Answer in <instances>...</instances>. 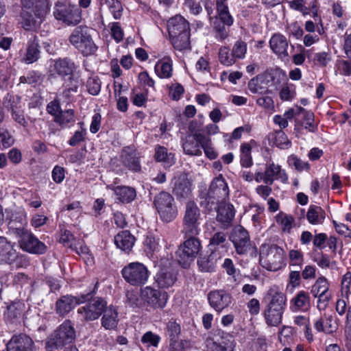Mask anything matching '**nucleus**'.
<instances>
[{
  "label": "nucleus",
  "instance_id": "nucleus-50",
  "mask_svg": "<svg viewBox=\"0 0 351 351\" xmlns=\"http://www.w3.org/2000/svg\"><path fill=\"white\" fill-rule=\"evenodd\" d=\"M328 289L329 285L327 280L324 277H321L313 285L311 291L314 297L316 298L317 295L328 292Z\"/></svg>",
  "mask_w": 351,
  "mask_h": 351
},
{
  "label": "nucleus",
  "instance_id": "nucleus-16",
  "mask_svg": "<svg viewBox=\"0 0 351 351\" xmlns=\"http://www.w3.org/2000/svg\"><path fill=\"white\" fill-rule=\"evenodd\" d=\"M173 193L178 199H186L192 193V182L184 173L175 176L171 181Z\"/></svg>",
  "mask_w": 351,
  "mask_h": 351
},
{
  "label": "nucleus",
  "instance_id": "nucleus-9",
  "mask_svg": "<svg viewBox=\"0 0 351 351\" xmlns=\"http://www.w3.org/2000/svg\"><path fill=\"white\" fill-rule=\"evenodd\" d=\"M53 15L57 20L62 21L67 25H75L82 20L80 10L71 4H57Z\"/></svg>",
  "mask_w": 351,
  "mask_h": 351
},
{
  "label": "nucleus",
  "instance_id": "nucleus-37",
  "mask_svg": "<svg viewBox=\"0 0 351 351\" xmlns=\"http://www.w3.org/2000/svg\"><path fill=\"white\" fill-rule=\"evenodd\" d=\"M101 325L107 330L114 329L118 324V313L115 308L110 306L104 310Z\"/></svg>",
  "mask_w": 351,
  "mask_h": 351
},
{
  "label": "nucleus",
  "instance_id": "nucleus-46",
  "mask_svg": "<svg viewBox=\"0 0 351 351\" xmlns=\"http://www.w3.org/2000/svg\"><path fill=\"white\" fill-rule=\"evenodd\" d=\"M227 244L226 235L223 232H216L210 239L209 246L211 250L224 248Z\"/></svg>",
  "mask_w": 351,
  "mask_h": 351
},
{
  "label": "nucleus",
  "instance_id": "nucleus-62",
  "mask_svg": "<svg viewBox=\"0 0 351 351\" xmlns=\"http://www.w3.org/2000/svg\"><path fill=\"white\" fill-rule=\"evenodd\" d=\"M248 88L252 93L258 94H269L271 93V90L267 88H264L258 84L257 78H253L248 82Z\"/></svg>",
  "mask_w": 351,
  "mask_h": 351
},
{
  "label": "nucleus",
  "instance_id": "nucleus-47",
  "mask_svg": "<svg viewBox=\"0 0 351 351\" xmlns=\"http://www.w3.org/2000/svg\"><path fill=\"white\" fill-rule=\"evenodd\" d=\"M197 265L202 271L211 272L215 269V261L212 254L201 256L197 260Z\"/></svg>",
  "mask_w": 351,
  "mask_h": 351
},
{
  "label": "nucleus",
  "instance_id": "nucleus-32",
  "mask_svg": "<svg viewBox=\"0 0 351 351\" xmlns=\"http://www.w3.org/2000/svg\"><path fill=\"white\" fill-rule=\"evenodd\" d=\"M53 68L56 73L62 77L71 76L75 69L74 62L69 58H60L54 62Z\"/></svg>",
  "mask_w": 351,
  "mask_h": 351
},
{
  "label": "nucleus",
  "instance_id": "nucleus-60",
  "mask_svg": "<svg viewBox=\"0 0 351 351\" xmlns=\"http://www.w3.org/2000/svg\"><path fill=\"white\" fill-rule=\"evenodd\" d=\"M87 89L92 95H97L101 90V82L98 77H90L87 80Z\"/></svg>",
  "mask_w": 351,
  "mask_h": 351
},
{
  "label": "nucleus",
  "instance_id": "nucleus-1",
  "mask_svg": "<svg viewBox=\"0 0 351 351\" xmlns=\"http://www.w3.org/2000/svg\"><path fill=\"white\" fill-rule=\"evenodd\" d=\"M21 24L25 30H36L43 21L46 14L45 1L22 3Z\"/></svg>",
  "mask_w": 351,
  "mask_h": 351
},
{
  "label": "nucleus",
  "instance_id": "nucleus-54",
  "mask_svg": "<svg viewBox=\"0 0 351 351\" xmlns=\"http://www.w3.org/2000/svg\"><path fill=\"white\" fill-rule=\"evenodd\" d=\"M166 332L169 339H178L181 332V327L180 324L177 323L176 321L170 320L167 324Z\"/></svg>",
  "mask_w": 351,
  "mask_h": 351
},
{
  "label": "nucleus",
  "instance_id": "nucleus-38",
  "mask_svg": "<svg viewBox=\"0 0 351 351\" xmlns=\"http://www.w3.org/2000/svg\"><path fill=\"white\" fill-rule=\"evenodd\" d=\"M216 8L219 16L217 20L221 21L228 26H230L233 23V19L230 14L226 1L216 0Z\"/></svg>",
  "mask_w": 351,
  "mask_h": 351
},
{
  "label": "nucleus",
  "instance_id": "nucleus-30",
  "mask_svg": "<svg viewBox=\"0 0 351 351\" xmlns=\"http://www.w3.org/2000/svg\"><path fill=\"white\" fill-rule=\"evenodd\" d=\"M39 40L36 36L31 38L27 45V50L23 60L26 64H32L36 62L40 58Z\"/></svg>",
  "mask_w": 351,
  "mask_h": 351
},
{
  "label": "nucleus",
  "instance_id": "nucleus-3",
  "mask_svg": "<svg viewBox=\"0 0 351 351\" xmlns=\"http://www.w3.org/2000/svg\"><path fill=\"white\" fill-rule=\"evenodd\" d=\"M90 32L88 27L80 25L72 31L69 38V43L84 56L93 55L97 50Z\"/></svg>",
  "mask_w": 351,
  "mask_h": 351
},
{
  "label": "nucleus",
  "instance_id": "nucleus-12",
  "mask_svg": "<svg viewBox=\"0 0 351 351\" xmlns=\"http://www.w3.org/2000/svg\"><path fill=\"white\" fill-rule=\"evenodd\" d=\"M141 154L133 146L124 147L120 154L122 165L132 172L141 171Z\"/></svg>",
  "mask_w": 351,
  "mask_h": 351
},
{
  "label": "nucleus",
  "instance_id": "nucleus-13",
  "mask_svg": "<svg viewBox=\"0 0 351 351\" xmlns=\"http://www.w3.org/2000/svg\"><path fill=\"white\" fill-rule=\"evenodd\" d=\"M142 299L154 308H162L166 306L168 295L165 291L146 287L141 290Z\"/></svg>",
  "mask_w": 351,
  "mask_h": 351
},
{
  "label": "nucleus",
  "instance_id": "nucleus-24",
  "mask_svg": "<svg viewBox=\"0 0 351 351\" xmlns=\"http://www.w3.org/2000/svg\"><path fill=\"white\" fill-rule=\"evenodd\" d=\"M311 298L305 291H300L290 300V309L292 312H307L311 308Z\"/></svg>",
  "mask_w": 351,
  "mask_h": 351
},
{
  "label": "nucleus",
  "instance_id": "nucleus-33",
  "mask_svg": "<svg viewBox=\"0 0 351 351\" xmlns=\"http://www.w3.org/2000/svg\"><path fill=\"white\" fill-rule=\"evenodd\" d=\"M182 221L202 222V213L197 204L192 200L186 202Z\"/></svg>",
  "mask_w": 351,
  "mask_h": 351
},
{
  "label": "nucleus",
  "instance_id": "nucleus-5",
  "mask_svg": "<svg viewBox=\"0 0 351 351\" xmlns=\"http://www.w3.org/2000/svg\"><path fill=\"white\" fill-rule=\"evenodd\" d=\"M75 337L73 324L70 320H66L53 332L47 345L51 349L69 348Z\"/></svg>",
  "mask_w": 351,
  "mask_h": 351
},
{
  "label": "nucleus",
  "instance_id": "nucleus-39",
  "mask_svg": "<svg viewBox=\"0 0 351 351\" xmlns=\"http://www.w3.org/2000/svg\"><path fill=\"white\" fill-rule=\"evenodd\" d=\"M263 315L268 326H278L282 322L283 313L265 306Z\"/></svg>",
  "mask_w": 351,
  "mask_h": 351
},
{
  "label": "nucleus",
  "instance_id": "nucleus-18",
  "mask_svg": "<svg viewBox=\"0 0 351 351\" xmlns=\"http://www.w3.org/2000/svg\"><path fill=\"white\" fill-rule=\"evenodd\" d=\"M7 351H36L33 340L25 334L13 336L7 343Z\"/></svg>",
  "mask_w": 351,
  "mask_h": 351
},
{
  "label": "nucleus",
  "instance_id": "nucleus-35",
  "mask_svg": "<svg viewBox=\"0 0 351 351\" xmlns=\"http://www.w3.org/2000/svg\"><path fill=\"white\" fill-rule=\"evenodd\" d=\"M206 351H232L234 348L233 341L230 337L228 339H223L221 342H217L212 338H207L206 341Z\"/></svg>",
  "mask_w": 351,
  "mask_h": 351
},
{
  "label": "nucleus",
  "instance_id": "nucleus-22",
  "mask_svg": "<svg viewBox=\"0 0 351 351\" xmlns=\"http://www.w3.org/2000/svg\"><path fill=\"white\" fill-rule=\"evenodd\" d=\"M314 327L319 332L332 334L338 329L337 319L333 314L324 313L323 317L316 320Z\"/></svg>",
  "mask_w": 351,
  "mask_h": 351
},
{
  "label": "nucleus",
  "instance_id": "nucleus-52",
  "mask_svg": "<svg viewBox=\"0 0 351 351\" xmlns=\"http://www.w3.org/2000/svg\"><path fill=\"white\" fill-rule=\"evenodd\" d=\"M226 26L228 25L219 20H217L215 22L214 30L215 32V38L217 40L222 41L228 36L229 31Z\"/></svg>",
  "mask_w": 351,
  "mask_h": 351
},
{
  "label": "nucleus",
  "instance_id": "nucleus-11",
  "mask_svg": "<svg viewBox=\"0 0 351 351\" xmlns=\"http://www.w3.org/2000/svg\"><path fill=\"white\" fill-rule=\"evenodd\" d=\"M107 302L101 298L92 299L84 306L77 309V313L82 315L86 321L97 319L104 310L106 308Z\"/></svg>",
  "mask_w": 351,
  "mask_h": 351
},
{
  "label": "nucleus",
  "instance_id": "nucleus-59",
  "mask_svg": "<svg viewBox=\"0 0 351 351\" xmlns=\"http://www.w3.org/2000/svg\"><path fill=\"white\" fill-rule=\"evenodd\" d=\"M287 162L290 166H293L298 171H303L309 169V164L302 161L295 155H291L288 158Z\"/></svg>",
  "mask_w": 351,
  "mask_h": 351
},
{
  "label": "nucleus",
  "instance_id": "nucleus-40",
  "mask_svg": "<svg viewBox=\"0 0 351 351\" xmlns=\"http://www.w3.org/2000/svg\"><path fill=\"white\" fill-rule=\"evenodd\" d=\"M61 128H64L75 123V111L72 109L62 110L56 116L54 120Z\"/></svg>",
  "mask_w": 351,
  "mask_h": 351
},
{
  "label": "nucleus",
  "instance_id": "nucleus-10",
  "mask_svg": "<svg viewBox=\"0 0 351 351\" xmlns=\"http://www.w3.org/2000/svg\"><path fill=\"white\" fill-rule=\"evenodd\" d=\"M186 240L180 245L176 254L183 262L184 267L187 263L193 261L198 255L201 250V243L197 237H186Z\"/></svg>",
  "mask_w": 351,
  "mask_h": 351
},
{
  "label": "nucleus",
  "instance_id": "nucleus-26",
  "mask_svg": "<svg viewBox=\"0 0 351 351\" xmlns=\"http://www.w3.org/2000/svg\"><path fill=\"white\" fill-rule=\"evenodd\" d=\"M269 46L272 51L283 59L289 56L287 51L289 42L286 37L280 34H274L269 40Z\"/></svg>",
  "mask_w": 351,
  "mask_h": 351
},
{
  "label": "nucleus",
  "instance_id": "nucleus-55",
  "mask_svg": "<svg viewBox=\"0 0 351 351\" xmlns=\"http://www.w3.org/2000/svg\"><path fill=\"white\" fill-rule=\"evenodd\" d=\"M41 80V73L35 71H29L26 76H21L19 78L20 83L36 85Z\"/></svg>",
  "mask_w": 351,
  "mask_h": 351
},
{
  "label": "nucleus",
  "instance_id": "nucleus-63",
  "mask_svg": "<svg viewBox=\"0 0 351 351\" xmlns=\"http://www.w3.org/2000/svg\"><path fill=\"white\" fill-rule=\"evenodd\" d=\"M186 340H179L178 339H170L169 345L167 351H183L187 346Z\"/></svg>",
  "mask_w": 351,
  "mask_h": 351
},
{
  "label": "nucleus",
  "instance_id": "nucleus-56",
  "mask_svg": "<svg viewBox=\"0 0 351 351\" xmlns=\"http://www.w3.org/2000/svg\"><path fill=\"white\" fill-rule=\"evenodd\" d=\"M247 52V45L243 40H237L233 47L232 53L235 58L243 59Z\"/></svg>",
  "mask_w": 351,
  "mask_h": 351
},
{
  "label": "nucleus",
  "instance_id": "nucleus-4",
  "mask_svg": "<svg viewBox=\"0 0 351 351\" xmlns=\"http://www.w3.org/2000/svg\"><path fill=\"white\" fill-rule=\"evenodd\" d=\"M285 250L277 245L265 244L261 247L260 263L269 271H277L285 265Z\"/></svg>",
  "mask_w": 351,
  "mask_h": 351
},
{
  "label": "nucleus",
  "instance_id": "nucleus-19",
  "mask_svg": "<svg viewBox=\"0 0 351 351\" xmlns=\"http://www.w3.org/2000/svg\"><path fill=\"white\" fill-rule=\"evenodd\" d=\"M26 306L24 302L19 300L12 301L7 304L5 317L8 322L10 323H21Z\"/></svg>",
  "mask_w": 351,
  "mask_h": 351
},
{
  "label": "nucleus",
  "instance_id": "nucleus-44",
  "mask_svg": "<svg viewBox=\"0 0 351 351\" xmlns=\"http://www.w3.org/2000/svg\"><path fill=\"white\" fill-rule=\"evenodd\" d=\"M154 158L157 162H162L168 165L173 163V154L168 152L167 149L163 146L157 145L155 147Z\"/></svg>",
  "mask_w": 351,
  "mask_h": 351
},
{
  "label": "nucleus",
  "instance_id": "nucleus-58",
  "mask_svg": "<svg viewBox=\"0 0 351 351\" xmlns=\"http://www.w3.org/2000/svg\"><path fill=\"white\" fill-rule=\"evenodd\" d=\"M290 265L301 266L304 262V256L301 251L291 250L289 252Z\"/></svg>",
  "mask_w": 351,
  "mask_h": 351
},
{
  "label": "nucleus",
  "instance_id": "nucleus-14",
  "mask_svg": "<svg viewBox=\"0 0 351 351\" xmlns=\"http://www.w3.org/2000/svg\"><path fill=\"white\" fill-rule=\"evenodd\" d=\"M230 239L237 254H245L248 252L250 246V236L243 227L235 226L231 233Z\"/></svg>",
  "mask_w": 351,
  "mask_h": 351
},
{
  "label": "nucleus",
  "instance_id": "nucleus-43",
  "mask_svg": "<svg viewBox=\"0 0 351 351\" xmlns=\"http://www.w3.org/2000/svg\"><path fill=\"white\" fill-rule=\"evenodd\" d=\"M175 49L179 51L187 49L190 47V32L182 33L176 37H170Z\"/></svg>",
  "mask_w": 351,
  "mask_h": 351
},
{
  "label": "nucleus",
  "instance_id": "nucleus-25",
  "mask_svg": "<svg viewBox=\"0 0 351 351\" xmlns=\"http://www.w3.org/2000/svg\"><path fill=\"white\" fill-rule=\"evenodd\" d=\"M169 37H176L182 33L190 32L189 23L182 16L176 15L167 22Z\"/></svg>",
  "mask_w": 351,
  "mask_h": 351
},
{
  "label": "nucleus",
  "instance_id": "nucleus-2",
  "mask_svg": "<svg viewBox=\"0 0 351 351\" xmlns=\"http://www.w3.org/2000/svg\"><path fill=\"white\" fill-rule=\"evenodd\" d=\"M229 195L228 184L221 175L215 178L208 191H202L199 195L200 204L208 209L213 206L223 202Z\"/></svg>",
  "mask_w": 351,
  "mask_h": 351
},
{
  "label": "nucleus",
  "instance_id": "nucleus-6",
  "mask_svg": "<svg viewBox=\"0 0 351 351\" xmlns=\"http://www.w3.org/2000/svg\"><path fill=\"white\" fill-rule=\"evenodd\" d=\"M154 204L163 221L170 222L176 217L177 206L174 198L169 193L162 191L158 193L154 197Z\"/></svg>",
  "mask_w": 351,
  "mask_h": 351
},
{
  "label": "nucleus",
  "instance_id": "nucleus-36",
  "mask_svg": "<svg viewBox=\"0 0 351 351\" xmlns=\"http://www.w3.org/2000/svg\"><path fill=\"white\" fill-rule=\"evenodd\" d=\"M326 217L324 210L318 206L311 205L307 213L306 219L312 225H318L323 223Z\"/></svg>",
  "mask_w": 351,
  "mask_h": 351
},
{
  "label": "nucleus",
  "instance_id": "nucleus-34",
  "mask_svg": "<svg viewBox=\"0 0 351 351\" xmlns=\"http://www.w3.org/2000/svg\"><path fill=\"white\" fill-rule=\"evenodd\" d=\"M176 279V274L171 268L161 269L156 274V281L162 288H168L172 286Z\"/></svg>",
  "mask_w": 351,
  "mask_h": 351
},
{
  "label": "nucleus",
  "instance_id": "nucleus-53",
  "mask_svg": "<svg viewBox=\"0 0 351 351\" xmlns=\"http://www.w3.org/2000/svg\"><path fill=\"white\" fill-rule=\"evenodd\" d=\"M202 141V149H204L205 155L210 159H215L217 156V152L212 147L211 140L206 136H200Z\"/></svg>",
  "mask_w": 351,
  "mask_h": 351
},
{
  "label": "nucleus",
  "instance_id": "nucleus-29",
  "mask_svg": "<svg viewBox=\"0 0 351 351\" xmlns=\"http://www.w3.org/2000/svg\"><path fill=\"white\" fill-rule=\"evenodd\" d=\"M80 303L79 299L71 295H64L56 301V311L60 316H65Z\"/></svg>",
  "mask_w": 351,
  "mask_h": 351
},
{
  "label": "nucleus",
  "instance_id": "nucleus-7",
  "mask_svg": "<svg viewBox=\"0 0 351 351\" xmlns=\"http://www.w3.org/2000/svg\"><path fill=\"white\" fill-rule=\"evenodd\" d=\"M16 233L20 237L19 245L24 251L34 254H44L47 251V246L27 230L16 228Z\"/></svg>",
  "mask_w": 351,
  "mask_h": 351
},
{
  "label": "nucleus",
  "instance_id": "nucleus-27",
  "mask_svg": "<svg viewBox=\"0 0 351 351\" xmlns=\"http://www.w3.org/2000/svg\"><path fill=\"white\" fill-rule=\"evenodd\" d=\"M265 184L271 185L275 180H280L282 182L288 180L285 171L278 165L274 162L267 164L265 169Z\"/></svg>",
  "mask_w": 351,
  "mask_h": 351
},
{
  "label": "nucleus",
  "instance_id": "nucleus-57",
  "mask_svg": "<svg viewBox=\"0 0 351 351\" xmlns=\"http://www.w3.org/2000/svg\"><path fill=\"white\" fill-rule=\"evenodd\" d=\"M295 95V90L293 85H284L279 93L280 98L282 101L292 100Z\"/></svg>",
  "mask_w": 351,
  "mask_h": 351
},
{
  "label": "nucleus",
  "instance_id": "nucleus-45",
  "mask_svg": "<svg viewBox=\"0 0 351 351\" xmlns=\"http://www.w3.org/2000/svg\"><path fill=\"white\" fill-rule=\"evenodd\" d=\"M241 151V165L243 167L249 168L253 165V160L251 156L252 147L249 143H242L240 147Z\"/></svg>",
  "mask_w": 351,
  "mask_h": 351
},
{
  "label": "nucleus",
  "instance_id": "nucleus-61",
  "mask_svg": "<svg viewBox=\"0 0 351 351\" xmlns=\"http://www.w3.org/2000/svg\"><path fill=\"white\" fill-rule=\"evenodd\" d=\"M314 261L317 263V265L322 268H328L331 265H335V262L330 261L328 255L323 252L317 254Z\"/></svg>",
  "mask_w": 351,
  "mask_h": 351
},
{
  "label": "nucleus",
  "instance_id": "nucleus-15",
  "mask_svg": "<svg viewBox=\"0 0 351 351\" xmlns=\"http://www.w3.org/2000/svg\"><path fill=\"white\" fill-rule=\"evenodd\" d=\"M232 299L231 295L222 289L211 291L208 294L210 306L218 313L230 305Z\"/></svg>",
  "mask_w": 351,
  "mask_h": 351
},
{
  "label": "nucleus",
  "instance_id": "nucleus-28",
  "mask_svg": "<svg viewBox=\"0 0 351 351\" xmlns=\"http://www.w3.org/2000/svg\"><path fill=\"white\" fill-rule=\"evenodd\" d=\"M135 241V237L128 230L121 231L114 237L117 247L126 253L131 251Z\"/></svg>",
  "mask_w": 351,
  "mask_h": 351
},
{
  "label": "nucleus",
  "instance_id": "nucleus-8",
  "mask_svg": "<svg viewBox=\"0 0 351 351\" xmlns=\"http://www.w3.org/2000/svg\"><path fill=\"white\" fill-rule=\"evenodd\" d=\"M122 276L127 282L132 285H142L148 278V270L141 263L134 262L124 267Z\"/></svg>",
  "mask_w": 351,
  "mask_h": 351
},
{
  "label": "nucleus",
  "instance_id": "nucleus-20",
  "mask_svg": "<svg viewBox=\"0 0 351 351\" xmlns=\"http://www.w3.org/2000/svg\"><path fill=\"white\" fill-rule=\"evenodd\" d=\"M19 252L14 243L9 241L5 237H0V263L11 265L18 258Z\"/></svg>",
  "mask_w": 351,
  "mask_h": 351
},
{
  "label": "nucleus",
  "instance_id": "nucleus-51",
  "mask_svg": "<svg viewBox=\"0 0 351 351\" xmlns=\"http://www.w3.org/2000/svg\"><path fill=\"white\" fill-rule=\"evenodd\" d=\"M219 60L225 66H231L234 64L235 58L233 56L232 53H230V49L228 47H223L219 49Z\"/></svg>",
  "mask_w": 351,
  "mask_h": 351
},
{
  "label": "nucleus",
  "instance_id": "nucleus-17",
  "mask_svg": "<svg viewBox=\"0 0 351 351\" xmlns=\"http://www.w3.org/2000/svg\"><path fill=\"white\" fill-rule=\"evenodd\" d=\"M268 299V304L266 307L276 310L284 313L286 308V295L276 286L271 287L266 294Z\"/></svg>",
  "mask_w": 351,
  "mask_h": 351
},
{
  "label": "nucleus",
  "instance_id": "nucleus-41",
  "mask_svg": "<svg viewBox=\"0 0 351 351\" xmlns=\"http://www.w3.org/2000/svg\"><path fill=\"white\" fill-rule=\"evenodd\" d=\"M114 193L118 199L122 202L128 203L134 199L136 191L134 188L125 186H119L114 189Z\"/></svg>",
  "mask_w": 351,
  "mask_h": 351
},
{
  "label": "nucleus",
  "instance_id": "nucleus-49",
  "mask_svg": "<svg viewBox=\"0 0 351 351\" xmlns=\"http://www.w3.org/2000/svg\"><path fill=\"white\" fill-rule=\"evenodd\" d=\"M276 222L281 226L284 232H290L291 229L292 228V224L294 221L292 216L280 212L276 215Z\"/></svg>",
  "mask_w": 351,
  "mask_h": 351
},
{
  "label": "nucleus",
  "instance_id": "nucleus-21",
  "mask_svg": "<svg viewBox=\"0 0 351 351\" xmlns=\"http://www.w3.org/2000/svg\"><path fill=\"white\" fill-rule=\"evenodd\" d=\"M200 136L204 134L195 132L193 134L187 135L182 142V148L184 152L190 156H200L202 155V138Z\"/></svg>",
  "mask_w": 351,
  "mask_h": 351
},
{
  "label": "nucleus",
  "instance_id": "nucleus-64",
  "mask_svg": "<svg viewBox=\"0 0 351 351\" xmlns=\"http://www.w3.org/2000/svg\"><path fill=\"white\" fill-rule=\"evenodd\" d=\"M0 143L2 144L3 147L8 148L14 144V139L7 130L1 128Z\"/></svg>",
  "mask_w": 351,
  "mask_h": 351
},
{
  "label": "nucleus",
  "instance_id": "nucleus-31",
  "mask_svg": "<svg viewBox=\"0 0 351 351\" xmlns=\"http://www.w3.org/2000/svg\"><path fill=\"white\" fill-rule=\"evenodd\" d=\"M156 75L160 78H169L173 73V61L169 56L159 60L154 67Z\"/></svg>",
  "mask_w": 351,
  "mask_h": 351
},
{
  "label": "nucleus",
  "instance_id": "nucleus-42",
  "mask_svg": "<svg viewBox=\"0 0 351 351\" xmlns=\"http://www.w3.org/2000/svg\"><path fill=\"white\" fill-rule=\"evenodd\" d=\"M202 222L182 221V233L184 237H197L201 231Z\"/></svg>",
  "mask_w": 351,
  "mask_h": 351
},
{
  "label": "nucleus",
  "instance_id": "nucleus-48",
  "mask_svg": "<svg viewBox=\"0 0 351 351\" xmlns=\"http://www.w3.org/2000/svg\"><path fill=\"white\" fill-rule=\"evenodd\" d=\"M160 337L152 331H147L143 335L141 339V342L145 346L149 348H157L160 341Z\"/></svg>",
  "mask_w": 351,
  "mask_h": 351
},
{
  "label": "nucleus",
  "instance_id": "nucleus-23",
  "mask_svg": "<svg viewBox=\"0 0 351 351\" xmlns=\"http://www.w3.org/2000/svg\"><path fill=\"white\" fill-rule=\"evenodd\" d=\"M217 210L216 220L224 228H227L231 226L234 217V209L232 204L226 202H220L218 204Z\"/></svg>",
  "mask_w": 351,
  "mask_h": 351
}]
</instances>
